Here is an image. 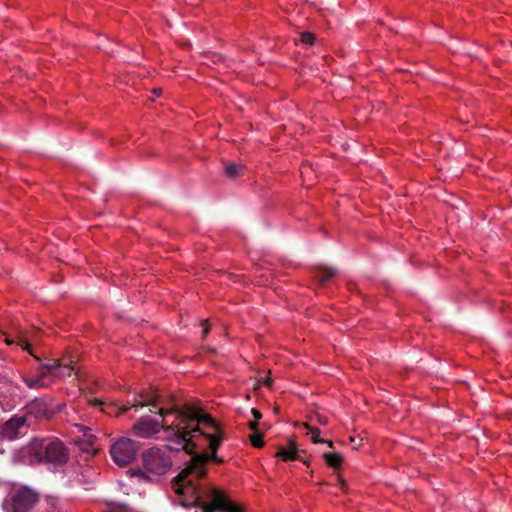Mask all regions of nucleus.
I'll return each instance as SVG.
<instances>
[{
	"label": "nucleus",
	"instance_id": "nucleus-26",
	"mask_svg": "<svg viewBox=\"0 0 512 512\" xmlns=\"http://www.w3.org/2000/svg\"><path fill=\"white\" fill-rule=\"evenodd\" d=\"M264 384L267 385V386L270 385V380L269 379H265Z\"/></svg>",
	"mask_w": 512,
	"mask_h": 512
},
{
	"label": "nucleus",
	"instance_id": "nucleus-14",
	"mask_svg": "<svg viewBox=\"0 0 512 512\" xmlns=\"http://www.w3.org/2000/svg\"><path fill=\"white\" fill-rule=\"evenodd\" d=\"M335 274L336 272L332 268H322L316 273L315 277L321 285H325Z\"/></svg>",
	"mask_w": 512,
	"mask_h": 512
},
{
	"label": "nucleus",
	"instance_id": "nucleus-27",
	"mask_svg": "<svg viewBox=\"0 0 512 512\" xmlns=\"http://www.w3.org/2000/svg\"><path fill=\"white\" fill-rule=\"evenodd\" d=\"M345 486V483L343 480H341V487L343 488Z\"/></svg>",
	"mask_w": 512,
	"mask_h": 512
},
{
	"label": "nucleus",
	"instance_id": "nucleus-4",
	"mask_svg": "<svg viewBox=\"0 0 512 512\" xmlns=\"http://www.w3.org/2000/svg\"><path fill=\"white\" fill-rule=\"evenodd\" d=\"M58 360L39 365L35 371L29 370L20 373L23 383L29 388L39 390L49 387L61 373Z\"/></svg>",
	"mask_w": 512,
	"mask_h": 512
},
{
	"label": "nucleus",
	"instance_id": "nucleus-20",
	"mask_svg": "<svg viewBox=\"0 0 512 512\" xmlns=\"http://www.w3.org/2000/svg\"><path fill=\"white\" fill-rule=\"evenodd\" d=\"M314 35L308 32L302 33L301 42L304 44L312 45L314 43Z\"/></svg>",
	"mask_w": 512,
	"mask_h": 512
},
{
	"label": "nucleus",
	"instance_id": "nucleus-21",
	"mask_svg": "<svg viewBox=\"0 0 512 512\" xmlns=\"http://www.w3.org/2000/svg\"><path fill=\"white\" fill-rule=\"evenodd\" d=\"M208 332H209V325H208L207 321H204L203 322V331H202L203 337H205L208 334Z\"/></svg>",
	"mask_w": 512,
	"mask_h": 512
},
{
	"label": "nucleus",
	"instance_id": "nucleus-10",
	"mask_svg": "<svg viewBox=\"0 0 512 512\" xmlns=\"http://www.w3.org/2000/svg\"><path fill=\"white\" fill-rule=\"evenodd\" d=\"M88 402L91 405L98 407L100 409V411H102L110 416H119L120 414L125 413L129 410V407L124 406V407L119 408L118 406H116L113 403H107L104 400H102L101 398H96V397L89 398Z\"/></svg>",
	"mask_w": 512,
	"mask_h": 512
},
{
	"label": "nucleus",
	"instance_id": "nucleus-6",
	"mask_svg": "<svg viewBox=\"0 0 512 512\" xmlns=\"http://www.w3.org/2000/svg\"><path fill=\"white\" fill-rule=\"evenodd\" d=\"M39 502V494L27 487L13 488L3 501L5 512H31Z\"/></svg>",
	"mask_w": 512,
	"mask_h": 512
},
{
	"label": "nucleus",
	"instance_id": "nucleus-12",
	"mask_svg": "<svg viewBox=\"0 0 512 512\" xmlns=\"http://www.w3.org/2000/svg\"><path fill=\"white\" fill-rule=\"evenodd\" d=\"M161 404L160 397L155 392H146L145 394L140 395V399L137 401V403L133 404V406H151V407H158Z\"/></svg>",
	"mask_w": 512,
	"mask_h": 512
},
{
	"label": "nucleus",
	"instance_id": "nucleus-24",
	"mask_svg": "<svg viewBox=\"0 0 512 512\" xmlns=\"http://www.w3.org/2000/svg\"><path fill=\"white\" fill-rule=\"evenodd\" d=\"M318 422L321 424V425H326L327 424V418L325 416H322V415H319L318 417Z\"/></svg>",
	"mask_w": 512,
	"mask_h": 512
},
{
	"label": "nucleus",
	"instance_id": "nucleus-5",
	"mask_svg": "<svg viewBox=\"0 0 512 512\" xmlns=\"http://www.w3.org/2000/svg\"><path fill=\"white\" fill-rule=\"evenodd\" d=\"M41 461L56 467L65 465L69 460V452L59 439H42L34 443Z\"/></svg>",
	"mask_w": 512,
	"mask_h": 512
},
{
	"label": "nucleus",
	"instance_id": "nucleus-8",
	"mask_svg": "<svg viewBox=\"0 0 512 512\" xmlns=\"http://www.w3.org/2000/svg\"><path fill=\"white\" fill-rule=\"evenodd\" d=\"M29 426L26 416L14 415L0 427V437L9 441L15 440L24 436Z\"/></svg>",
	"mask_w": 512,
	"mask_h": 512
},
{
	"label": "nucleus",
	"instance_id": "nucleus-7",
	"mask_svg": "<svg viewBox=\"0 0 512 512\" xmlns=\"http://www.w3.org/2000/svg\"><path fill=\"white\" fill-rule=\"evenodd\" d=\"M140 450V443L128 437H120L110 446V455L115 464L125 467L131 464Z\"/></svg>",
	"mask_w": 512,
	"mask_h": 512
},
{
	"label": "nucleus",
	"instance_id": "nucleus-25",
	"mask_svg": "<svg viewBox=\"0 0 512 512\" xmlns=\"http://www.w3.org/2000/svg\"><path fill=\"white\" fill-rule=\"evenodd\" d=\"M161 92V89H154L153 90V93L156 94V95H159Z\"/></svg>",
	"mask_w": 512,
	"mask_h": 512
},
{
	"label": "nucleus",
	"instance_id": "nucleus-23",
	"mask_svg": "<svg viewBox=\"0 0 512 512\" xmlns=\"http://www.w3.org/2000/svg\"><path fill=\"white\" fill-rule=\"evenodd\" d=\"M21 347L24 349V350H27L29 351L30 354H32V352L30 351L29 349V344L25 341V340H21V343H20Z\"/></svg>",
	"mask_w": 512,
	"mask_h": 512
},
{
	"label": "nucleus",
	"instance_id": "nucleus-1",
	"mask_svg": "<svg viewBox=\"0 0 512 512\" xmlns=\"http://www.w3.org/2000/svg\"><path fill=\"white\" fill-rule=\"evenodd\" d=\"M158 414L162 417L161 422L150 416L141 417L133 425L134 434L141 438H151L163 431V439L176 443L189 454L205 444L210 451L215 452L223 440L218 424L201 410L188 406L184 409L160 406Z\"/></svg>",
	"mask_w": 512,
	"mask_h": 512
},
{
	"label": "nucleus",
	"instance_id": "nucleus-13",
	"mask_svg": "<svg viewBox=\"0 0 512 512\" xmlns=\"http://www.w3.org/2000/svg\"><path fill=\"white\" fill-rule=\"evenodd\" d=\"M277 457L282 458L284 461H293L297 459V448L294 441H289V448H281L276 454Z\"/></svg>",
	"mask_w": 512,
	"mask_h": 512
},
{
	"label": "nucleus",
	"instance_id": "nucleus-17",
	"mask_svg": "<svg viewBox=\"0 0 512 512\" xmlns=\"http://www.w3.org/2000/svg\"><path fill=\"white\" fill-rule=\"evenodd\" d=\"M57 360L59 362V366H58L59 371L58 372H60L61 374L59 376H57L56 379L71 376L74 371V367L71 366L70 364L61 362L59 359H57Z\"/></svg>",
	"mask_w": 512,
	"mask_h": 512
},
{
	"label": "nucleus",
	"instance_id": "nucleus-22",
	"mask_svg": "<svg viewBox=\"0 0 512 512\" xmlns=\"http://www.w3.org/2000/svg\"><path fill=\"white\" fill-rule=\"evenodd\" d=\"M251 412H252V414H253V416H254L255 420H259V419H261L262 414H261L258 410H256V409H252V410H251Z\"/></svg>",
	"mask_w": 512,
	"mask_h": 512
},
{
	"label": "nucleus",
	"instance_id": "nucleus-3",
	"mask_svg": "<svg viewBox=\"0 0 512 512\" xmlns=\"http://www.w3.org/2000/svg\"><path fill=\"white\" fill-rule=\"evenodd\" d=\"M141 463L138 476L155 482L170 470L172 459L167 447H151L142 453Z\"/></svg>",
	"mask_w": 512,
	"mask_h": 512
},
{
	"label": "nucleus",
	"instance_id": "nucleus-19",
	"mask_svg": "<svg viewBox=\"0 0 512 512\" xmlns=\"http://www.w3.org/2000/svg\"><path fill=\"white\" fill-rule=\"evenodd\" d=\"M304 427L306 429L309 430V433L311 434V440L314 442V443H322V442H325L327 443L330 447H332V442L331 441H323L319 438V435H320V430L318 428H311L308 426V424H304Z\"/></svg>",
	"mask_w": 512,
	"mask_h": 512
},
{
	"label": "nucleus",
	"instance_id": "nucleus-11",
	"mask_svg": "<svg viewBox=\"0 0 512 512\" xmlns=\"http://www.w3.org/2000/svg\"><path fill=\"white\" fill-rule=\"evenodd\" d=\"M36 512H65L60 501L52 496H47L43 500L39 499Z\"/></svg>",
	"mask_w": 512,
	"mask_h": 512
},
{
	"label": "nucleus",
	"instance_id": "nucleus-15",
	"mask_svg": "<svg viewBox=\"0 0 512 512\" xmlns=\"http://www.w3.org/2000/svg\"><path fill=\"white\" fill-rule=\"evenodd\" d=\"M250 429L254 431V433L250 436L251 443L256 448H261L264 445L261 434L258 433L257 430V422H250Z\"/></svg>",
	"mask_w": 512,
	"mask_h": 512
},
{
	"label": "nucleus",
	"instance_id": "nucleus-9",
	"mask_svg": "<svg viewBox=\"0 0 512 512\" xmlns=\"http://www.w3.org/2000/svg\"><path fill=\"white\" fill-rule=\"evenodd\" d=\"M23 416L29 420L31 417L34 419H42L49 417V405L46 400L42 398H36L28 403L25 408Z\"/></svg>",
	"mask_w": 512,
	"mask_h": 512
},
{
	"label": "nucleus",
	"instance_id": "nucleus-2",
	"mask_svg": "<svg viewBox=\"0 0 512 512\" xmlns=\"http://www.w3.org/2000/svg\"><path fill=\"white\" fill-rule=\"evenodd\" d=\"M216 452L195 455L174 478L173 489L175 493L191 498L202 512H244V508L231 501L224 491L209 483L201 482L206 475L205 464L209 461H221Z\"/></svg>",
	"mask_w": 512,
	"mask_h": 512
},
{
	"label": "nucleus",
	"instance_id": "nucleus-18",
	"mask_svg": "<svg viewBox=\"0 0 512 512\" xmlns=\"http://www.w3.org/2000/svg\"><path fill=\"white\" fill-rule=\"evenodd\" d=\"M243 167L238 164H229L225 168V173L230 178H236L241 174Z\"/></svg>",
	"mask_w": 512,
	"mask_h": 512
},
{
	"label": "nucleus",
	"instance_id": "nucleus-16",
	"mask_svg": "<svg viewBox=\"0 0 512 512\" xmlns=\"http://www.w3.org/2000/svg\"><path fill=\"white\" fill-rule=\"evenodd\" d=\"M323 457L327 465L333 468L339 467L342 462L341 455L337 453H324Z\"/></svg>",
	"mask_w": 512,
	"mask_h": 512
}]
</instances>
